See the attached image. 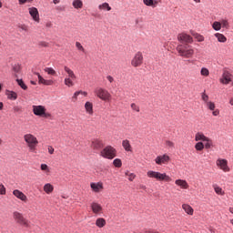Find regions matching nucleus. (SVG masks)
Returning a JSON list of instances; mask_svg holds the SVG:
<instances>
[{
	"mask_svg": "<svg viewBox=\"0 0 233 233\" xmlns=\"http://www.w3.org/2000/svg\"><path fill=\"white\" fill-rule=\"evenodd\" d=\"M176 50L179 57H183V59H192L194 57V48L188 44H178Z\"/></svg>",
	"mask_w": 233,
	"mask_h": 233,
	"instance_id": "f257e3e1",
	"label": "nucleus"
},
{
	"mask_svg": "<svg viewBox=\"0 0 233 233\" xmlns=\"http://www.w3.org/2000/svg\"><path fill=\"white\" fill-rule=\"evenodd\" d=\"M147 177L149 179H156V181H164L165 183H172V177L167 173H161L159 171L148 170L147 172Z\"/></svg>",
	"mask_w": 233,
	"mask_h": 233,
	"instance_id": "f03ea898",
	"label": "nucleus"
},
{
	"mask_svg": "<svg viewBox=\"0 0 233 233\" xmlns=\"http://www.w3.org/2000/svg\"><path fill=\"white\" fill-rule=\"evenodd\" d=\"M24 141L26 143L30 152H35L37 146L39 145V140L33 134L27 133L24 135Z\"/></svg>",
	"mask_w": 233,
	"mask_h": 233,
	"instance_id": "7ed1b4c3",
	"label": "nucleus"
},
{
	"mask_svg": "<svg viewBox=\"0 0 233 233\" xmlns=\"http://www.w3.org/2000/svg\"><path fill=\"white\" fill-rule=\"evenodd\" d=\"M33 114L39 117H46V119L52 117V114L46 112L45 106H33Z\"/></svg>",
	"mask_w": 233,
	"mask_h": 233,
	"instance_id": "20e7f679",
	"label": "nucleus"
},
{
	"mask_svg": "<svg viewBox=\"0 0 233 233\" xmlns=\"http://www.w3.org/2000/svg\"><path fill=\"white\" fill-rule=\"evenodd\" d=\"M116 148L112 146H106L101 152L100 156L105 157V159H114L116 156Z\"/></svg>",
	"mask_w": 233,
	"mask_h": 233,
	"instance_id": "39448f33",
	"label": "nucleus"
},
{
	"mask_svg": "<svg viewBox=\"0 0 233 233\" xmlns=\"http://www.w3.org/2000/svg\"><path fill=\"white\" fill-rule=\"evenodd\" d=\"M95 94L96 97H98L102 101H110L112 99V95H110V92L103 87L96 88L95 90Z\"/></svg>",
	"mask_w": 233,
	"mask_h": 233,
	"instance_id": "423d86ee",
	"label": "nucleus"
},
{
	"mask_svg": "<svg viewBox=\"0 0 233 233\" xmlns=\"http://www.w3.org/2000/svg\"><path fill=\"white\" fill-rule=\"evenodd\" d=\"M13 218H14L15 221H16V223H18V225H22V227H25L26 228H28V227H30V222L28 221V219H26L25 218V216H23V213L15 211L13 213Z\"/></svg>",
	"mask_w": 233,
	"mask_h": 233,
	"instance_id": "0eeeda50",
	"label": "nucleus"
},
{
	"mask_svg": "<svg viewBox=\"0 0 233 233\" xmlns=\"http://www.w3.org/2000/svg\"><path fill=\"white\" fill-rule=\"evenodd\" d=\"M216 165L219 170H222V172H230V167H228V160L225 158H218L216 160Z\"/></svg>",
	"mask_w": 233,
	"mask_h": 233,
	"instance_id": "6e6552de",
	"label": "nucleus"
},
{
	"mask_svg": "<svg viewBox=\"0 0 233 233\" xmlns=\"http://www.w3.org/2000/svg\"><path fill=\"white\" fill-rule=\"evenodd\" d=\"M177 41H179L181 45H192V43H194V38L187 33H181L177 35Z\"/></svg>",
	"mask_w": 233,
	"mask_h": 233,
	"instance_id": "1a4fd4ad",
	"label": "nucleus"
},
{
	"mask_svg": "<svg viewBox=\"0 0 233 233\" xmlns=\"http://www.w3.org/2000/svg\"><path fill=\"white\" fill-rule=\"evenodd\" d=\"M132 66L137 67L143 65V53L137 52L131 61Z\"/></svg>",
	"mask_w": 233,
	"mask_h": 233,
	"instance_id": "9d476101",
	"label": "nucleus"
},
{
	"mask_svg": "<svg viewBox=\"0 0 233 233\" xmlns=\"http://www.w3.org/2000/svg\"><path fill=\"white\" fill-rule=\"evenodd\" d=\"M169 161H170V157L167 154H164L162 156H157L155 158V163L157 165H168Z\"/></svg>",
	"mask_w": 233,
	"mask_h": 233,
	"instance_id": "9b49d317",
	"label": "nucleus"
},
{
	"mask_svg": "<svg viewBox=\"0 0 233 233\" xmlns=\"http://www.w3.org/2000/svg\"><path fill=\"white\" fill-rule=\"evenodd\" d=\"M90 208L93 214H96V216H101V214H103V207L101 204L97 202H92Z\"/></svg>",
	"mask_w": 233,
	"mask_h": 233,
	"instance_id": "f8f14e48",
	"label": "nucleus"
},
{
	"mask_svg": "<svg viewBox=\"0 0 233 233\" xmlns=\"http://www.w3.org/2000/svg\"><path fill=\"white\" fill-rule=\"evenodd\" d=\"M29 11V15H31L33 21H35V23H39L40 18H39V11L37 10L36 7H30L28 9Z\"/></svg>",
	"mask_w": 233,
	"mask_h": 233,
	"instance_id": "ddd939ff",
	"label": "nucleus"
},
{
	"mask_svg": "<svg viewBox=\"0 0 233 233\" xmlns=\"http://www.w3.org/2000/svg\"><path fill=\"white\" fill-rule=\"evenodd\" d=\"M13 195L15 196V198H17V199H20V201H24V203H26V201H28V198L26 197V195H25V193H23V191L19 189H15L13 191Z\"/></svg>",
	"mask_w": 233,
	"mask_h": 233,
	"instance_id": "4468645a",
	"label": "nucleus"
},
{
	"mask_svg": "<svg viewBox=\"0 0 233 233\" xmlns=\"http://www.w3.org/2000/svg\"><path fill=\"white\" fill-rule=\"evenodd\" d=\"M35 76H37L38 83L40 85H46V86H51V85H54L53 80H46V79L43 78L39 73H35Z\"/></svg>",
	"mask_w": 233,
	"mask_h": 233,
	"instance_id": "2eb2a0df",
	"label": "nucleus"
},
{
	"mask_svg": "<svg viewBox=\"0 0 233 233\" xmlns=\"http://www.w3.org/2000/svg\"><path fill=\"white\" fill-rule=\"evenodd\" d=\"M90 187H91L93 192H96V193L101 192L104 188L103 182H97V183L92 182L90 184Z\"/></svg>",
	"mask_w": 233,
	"mask_h": 233,
	"instance_id": "dca6fc26",
	"label": "nucleus"
},
{
	"mask_svg": "<svg viewBox=\"0 0 233 233\" xmlns=\"http://www.w3.org/2000/svg\"><path fill=\"white\" fill-rule=\"evenodd\" d=\"M232 81V75L228 72H224L222 75V78L220 79V82L223 83V85H228Z\"/></svg>",
	"mask_w": 233,
	"mask_h": 233,
	"instance_id": "f3484780",
	"label": "nucleus"
},
{
	"mask_svg": "<svg viewBox=\"0 0 233 233\" xmlns=\"http://www.w3.org/2000/svg\"><path fill=\"white\" fill-rule=\"evenodd\" d=\"M91 148L93 150H101L103 148V141L95 139L91 142Z\"/></svg>",
	"mask_w": 233,
	"mask_h": 233,
	"instance_id": "a211bd4d",
	"label": "nucleus"
},
{
	"mask_svg": "<svg viewBox=\"0 0 233 233\" xmlns=\"http://www.w3.org/2000/svg\"><path fill=\"white\" fill-rule=\"evenodd\" d=\"M175 184L177 185V187H179L183 190H187V188L189 187L188 182H187V180H183V179H177L175 181Z\"/></svg>",
	"mask_w": 233,
	"mask_h": 233,
	"instance_id": "6ab92c4d",
	"label": "nucleus"
},
{
	"mask_svg": "<svg viewBox=\"0 0 233 233\" xmlns=\"http://www.w3.org/2000/svg\"><path fill=\"white\" fill-rule=\"evenodd\" d=\"M182 208L188 216H194V208L190 205L183 204Z\"/></svg>",
	"mask_w": 233,
	"mask_h": 233,
	"instance_id": "aec40b11",
	"label": "nucleus"
},
{
	"mask_svg": "<svg viewBox=\"0 0 233 233\" xmlns=\"http://www.w3.org/2000/svg\"><path fill=\"white\" fill-rule=\"evenodd\" d=\"M95 225L98 228H103L104 227H106V219H105L103 218H96Z\"/></svg>",
	"mask_w": 233,
	"mask_h": 233,
	"instance_id": "412c9836",
	"label": "nucleus"
},
{
	"mask_svg": "<svg viewBox=\"0 0 233 233\" xmlns=\"http://www.w3.org/2000/svg\"><path fill=\"white\" fill-rule=\"evenodd\" d=\"M85 108L86 114H89V116L94 115V105L91 102H86Z\"/></svg>",
	"mask_w": 233,
	"mask_h": 233,
	"instance_id": "4be33fe9",
	"label": "nucleus"
},
{
	"mask_svg": "<svg viewBox=\"0 0 233 233\" xmlns=\"http://www.w3.org/2000/svg\"><path fill=\"white\" fill-rule=\"evenodd\" d=\"M122 147L126 152H132V146L130 145V141L128 139L122 141Z\"/></svg>",
	"mask_w": 233,
	"mask_h": 233,
	"instance_id": "5701e85b",
	"label": "nucleus"
},
{
	"mask_svg": "<svg viewBox=\"0 0 233 233\" xmlns=\"http://www.w3.org/2000/svg\"><path fill=\"white\" fill-rule=\"evenodd\" d=\"M143 3L144 5H146V6H151L152 8H156L159 2H157V0H143Z\"/></svg>",
	"mask_w": 233,
	"mask_h": 233,
	"instance_id": "b1692460",
	"label": "nucleus"
},
{
	"mask_svg": "<svg viewBox=\"0 0 233 233\" xmlns=\"http://www.w3.org/2000/svg\"><path fill=\"white\" fill-rule=\"evenodd\" d=\"M64 70L66 73H67V76H68L67 78L76 79V74H74V71L70 69V67L65 66Z\"/></svg>",
	"mask_w": 233,
	"mask_h": 233,
	"instance_id": "393cba45",
	"label": "nucleus"
},
{
	"mask_svg": "<svg viewBox=\"0 0 233 233\" xmlns=\"http://www.w3.org/2000/svg\"><path fill=\"white\" fill-rule=\"evenodd\" d=\"M72 5L76 10H81V8H83V1L82 0H73Z\"/></svg>",
	"mask_w": 233,
	"mask_h": 233,
	"instance_id": "a878e982",
	"label": "nucleus"
},
{
	"mask_svg": "<svg viewBox=\"0 0 233 233\" xmlns=\"http://www.w3.org/2000/svg\"><path fill=\"white\" fill-rule=\"evenodd\" d=\"M44 192H46V194H52V192H54V186L50 183H46L44 186Z\"/></svg>",
	"mask_w": 233,
	"mask_h": 233,
	"instance_id": "bb28decb",
	"label": "nucleus"
},
{
	"mask_svg": "<svg viewBox=\"0 0 233 233\" xmlns=\"http://www.w3.org/2000/svg\"><path fill=\"white\" fill-rule=\"evenodd\" d=\"M208 138V137H206L203 133H197L195 135V141H206Z\"/></svg>",
	"mask_w": 233,
	"mask_h": 233,
	"instance_id": "cd10ccee",
	"label": "nucleus"
},
{
	"mask_svg": "<svg viewBox=\"0 0 233 233\" xmlns=\"http://www.w3.org/2000/svg\"><path fill=\"white\" fill-rule=\"evenodd\" d=\"M215 37L218 39V43H227V36L221 33H216Z\"/></svg>",
	"mask_w": 233,
	"mask_h": 233,
	"instance_id": "c85d7f7f",
	"label": "nucleus"
},
{
	"mask_svg": "<svg viewBox=\"0 0 233 233\" xmlns=\"http://www.w3.org/2000/svg\"><path fill=\"white\" fill-rule=\"evenodd\" d=\"M84 96L85 97H86V96H88V93L81 90L75 92V94L73 95V99H75L74 101H77V96Z\"/></svg>",
	"mask_w": 233,
	"mask_h": 233,
	"instance_id": "c756f323",
	"label": "nucleus"
},
{
	"mask_svg": "<svg viewBox=\"0 0 233 233\" xmlns=\"http://www.w3.org/2000/svg\"><path fill=\"white\" fill-rule=\"evenodd\" d=\"M213 188L216 194H218V196H225V191L223 190V188H221V187L218 185H213Z\"/></svg>",
	"mask_w": 233,
	"mask_h": 233,
	"instance_id": "7c9ffc66",
	"label": "nucleus"
},
{
	"mask_svg": "<svg viewBox=\"0 0 233 233\" xmlns=\"http://www.w3.org/2000/svg\"><path fill=\"white\" fill-rule=\"evenodd\" d=\"M98 8L99 10H106V12H110V10H112V7L110 6V5H108V3H103L99 5Z\"/></svg>",
	"mask_w": 233,
	"mask_h": 233,
	"instance_id": "2f4dec72",
	"label": "nucleus"
},
{
	"mask_svg": "<svg viewBox=\"0 0 233 233\" xmlns=\"http://www.w3.org/2000/svg\"><path fill=\"white\" fill-rule=\"evenodd\" d=\"M6 96L8 99H12L13 101H15V99H17V93L14 91H6Z\"/></svg>",
	"mask_w": 233,
	"mask_h": 233,
	"instance_id": "473e14b6",
	"label": "nucleus"
},
{
	"mask_svg": "<svg viewBox=\"0 0 233 233\" xmlns=\"http://www.w3.org/2000/svg\"><path fill=\"white\" fill-rule=\"evenodd\" d=\"M220 26L221 28H226V30H228L230 28V24L228 23V19H222L220 20Z\"/></svg>",
	"mask_w": 233,
	"mask_h": 233,
	"instance_id": "72a5a7b5",
	"label": "nucleus"
},
{
	"mask_svg": "<svg viewBox=\"0 0 233 233\" xmlns=\"http://www.w3.org/2000/svg\"><path fill=\"white\" fill-rule=\"evenodd\" d=\"M205 143L206 144H205L204 147L207 148L208 150L212 148V147H214V142L212 141V139H210L208 137L206 138Z\"/></svg>",
	"mask_w": 233,
	"mask_h": 233,
	"instance_id": "f704fd0d",
	"label": "nucleus"
},
{
	"mask_svg": "<svg viewBox=\"0 0 233 233\" xmlns=\"http://www.w3.org/2000/svg\"><path fill=\"white\" fill-rule=\"evenodd\" d=\"M192 35L195 37V39H197L198 43H203V41H205V36H203V35L194 33Z\"/></svg>",
	"mask_w": 233,
	"mask_h": 233,
	"instance_id": "c9c22d12",
	"label": "nucleus"
},
{
	"mask_svg": "<svg viewBox=\"0 0 233 233\" xmlns=\"http://www.w3.org/2000/svg\"><path fill=\"white\" fill-rule=\"evenodd\" d=\"M200 76H203V77H208L210 76V71L207 67H202L200 70Z\"/></svg>",
	"mask_w": 233,
	"mask_h": 233,
	"instance_id": "e433bc0d",
	"label": "nucleus"
},
{
	"mask_svg": "<svg viewBox=\"0 0 233 233\" xmlns=\"http://www.w3.org/2000/svg\"><path fill=\"white\" fill-rule=\"evenodd\" d=\"M64 83L66 85V86H74V78H68V77H66L64 79Z\"/></svg>",
	"mask_w": 233,
	"mask_h": 233,
	"instance_id": "4c0bfd02",
	"label": "nucleus"
},
{
	"mask_svg": "<svg viewBox=\"0 0 233 233\" xmlns=\"http://www.w3.org/2000/svg\"><path fill=\"white\" fill-rule=\"evenodd\" d=\"M212 28H213V30H216V32H219V30H221V23L218 22V21H215L212 24Z\"/></svg>",
	"mask_w": 233,
	"mask_h": 233,
	"instance_id": "58836bf2",
	"label": "nucleus"
},
{
	"mask_svg": "<svg viewBox=\"0 0 233 233\" xmlns=\"http://www.w3.org/2000/svg\"><path fill=\"white\" fill-rule=\"evenodd\" d=\"M45 72H46V74H48V76H56L57 72L55 71L54 68L52 67H46L44 69Z\"/></svg>",
	"mask_w": 233,
	"mask_h": 233,
	"instance_id": "ea45409f",
	"label": "nucleus"
},
{
	"mask_svg": "<svg viewBox=\"0 0 233 233\" xmlns=\"http://www.w3.org/2000/svg\"><path fill=\"white\" fill-rule=\"evenodd\" d=\"M113 165H114V167H116V168H121V167H123V162L121 161V159L116 158V159L113 161Z\"/></svg>",
	"mask_w": 233,
	"mask_h": 233,
	"instance_id": "a19ab883",
	"label": "nucleus"
},
{
	"mask_svg": "<svg viewBox=\"0 0 233 233\" xmlns=\"http://www.w3.org/2000/svg\"><path fill=\"white\" fill-rule=\"evenodd\" d=\"M195 148L196 150H198V152H201V150H203V148H205V144H203V142H198L195 145Z\"/></svg>",
	"mask_w": 233,
	"mask_h": 233,
	"instance_id": "79ce46f5",
	"label": "nucleus"
},
{
	"mask_svg": "<svg viewBox=\"0 0 233 233\" xmlns=\"http://www.w3.org/2000/svg\"><path fill=\"white\" fill-rule=\"evenodd\" d=\"M206 106L208 108V110H211V111L216 110V104H214V102L212 101L208 102Z\"/></svg>",
	"mask_w": 233,
	"mask_h": 233,
	"instance_id": "37998d69",
	"label": "nucleus"
},
{
	"mask_svg": "<svg viewBox=\"0 0 233 233\" xmlns=\"http://www.w3.org/2000/svg\"><path fill=\"white\" fill-rule=\"evenodd\" d=\"M17 84L19 85V86H21V88L23 90H27L28 86H25V82L23 81V79H16Z\"/></svg>",
	"mask_w": 233,
	"mask_h": 233,
	"instance_id": "c03bdc74",
	"label": "nucleus"
},
{
	"mask_svg": "<svg viewBox=\"0 0 233 233\" xmlns=\"http://www.w3.org/2000/svg\"><path fill=\"white\" fill-rule=\"evenodd\" d=\"M40 168L43 172H46V174H48V172H50V167H48V165L46 164H41Z\"/></svg>",
	"mask_w": 233,
	"mask_h": 233,
	"instance_id": "a18cd8bd",
	"label": "nucleus"
},
{
	"mask_svg": "<svg viewBox=\"0 0 233 233\" xmlns=\"http://www.w3.org/2000/svg\"><path fill=\"white\" fill-rule=\"evenodd\" d=\"M13 72L15 74H19V72H21V66H19V64H15L14 66H13Z\"/></svg>",
	"mask_w": 233,
	"mask_h": 233,
	"instance_id": "49530a36",
	"label": "nucleus"
},
{
	"mask_svg": "<svg viewBox=\"0 0 233 233\" xmlns=\"http://www.w3.org/2000/svg\"><path fill=\"white\" fill-rule=\"evenodd\" d=\"M201 97H202V101H204V103L206 105H207V103L210 102V101H208V99H209L208 95H206L205 93H202Z\"/></svg>",
	"mask_w": 233,
	"mask_h": 233,
	"instance_id": "de8ad7c7",
	"label": "nucleus"
},
{
	"mask_svg": "<svg viewBox=\"0 0 233 233\" xmlns=\"http://www.w3.org/2000/svg\"><path fill=\"white\" fill-rule=\"evenodd\" d=\"M131 108L134 110V112H140L139 106H137L136 103L131 104Z\"/></svg>",
	"mask_w": 233,
	"mask_h": 233,
	"instance_id": "09e8293b",
	"label": "nucleus"
},
{
	"mask_svg": "<svg viewBox=\"0 0 233 233\" xmlns=\"http://www.w3.org/2000/svg\"><path fill=\"white\" fill-rule=\"evenodd\" d=\"M166 147H167V148H174L175 144H174V142H172V141H170V140H166Z\"/></svg>",
	"mask_w": 233,
	"mask_h": 233,
	"instance_id": "8fccbe9b",
	"label": "nucleus"
},
{
	"mask_svg": "<svg viewBox=\"0 0 233 233\" xmlns=\"http://www.w3.org/2000/svg\"><path fill=\"white\" fill-rule=\"evenodd\" d=\"M0 194L1 196H5V194H6V188L5 186H3V184H0Z\"/></svg>",
	"mask_w": 233,
	"mask_h": 233,
	"instance_id": "3c124183",
	"label": "nucleus"
},
{
	"mask_svg": "<svg viewBox=\"0 0 233 233\" xmlns=\"http://www.w3.org/2000/svg\"><path fill=\"white\" fill-rule=\"evenodd\" d=\"M76 46L78 50H80L81 52H85V47H83V46L81 45V43L76 42Z\"/></svg>",
	"mask_w": 233,
	"mask_h": 233,
	"instance_id": "603ef678",
	"label": "nucleus"
},
{
	"mask_svg": "<svg viewBox=\"0 0 233 233\" xmlns=\"http://www.w3.org/2000/svg\"><path fill=\"white\" fill-rule=\"evenodd\" d=\"M39 46H43L44 48H46V47H48V43L45 42V41L40 42Z\"/></svg>",
	"mask_w": 233,
	"mask_h": 233,
	"instance_id": "864d4df0",
	"label": "nucleus"
},
{
	"mask_svg": "<svg viewBox=\"0 0 233 233\" xmlns=\"http://www.w3.org/2000/svg\"><path fill=\"white\" fill-rule=\"evenodd\" d=\"M128 179L130 181H134L136 179V174L134 173H131L129 176H128Z\"/></svg>",
	"mask_w": 233,
	"mask_h": 233,
	"instance_id": "5fc2aeb1",
	"label": "nucleus"
},
{
	"mask_svg": "<svg viewBox=\"0 0 233 233\" xmlns=\"http://www.w3.org/2000/svg\"><path fill=\"white\" fill-rule=\"evenodd\" d=\"M47 150H48V153L51 154V155L54 154V152H55V149H54V147L52 146H49L47 147Z\"/></svg>",
	"mask_w": 233,
	"mask_h": 233,
	"instance_id": "6e6d98bb",
	"label": "nucleus"
},
{
	"mask_svg": "<svg viewBox=\"0 0 233 233\" xmlns=\"http://www.w3.org/2000/svg\"><path fill=\"white\" fill-rule=\"evenodd\" d=\"M14 112H23V109L19 106H15L14 107Z\"/></svg>",
	"mask_w": 233,
	"mask_h": 233,
	"instance_id": "4d7b16f0",
	"label": "nucleus"
},
{
	"mask_svg": "<svg viewBox=\"0 0 233 233\" xmlns=\"http://www.w3.org/2000/svg\"><path fill=\"white\" fill-rule=\"evenodd\" d=\"M212 114H213V116H219V109H214L213 110V112H212Z\"/></svg>",
	"mask_w": 233,
	"mask_h": 233,
	"instance_id": "13d9d810",
	"label": "nucleus"
},
{
	"mask_svg": "<svg viewBox=\"0 0 233 233\" xmlns=\"http://www.w3.org/2000/svg\"><path fill=\"white\" fill-rule=\"evenodd\" d=\"M106 79L109 81V83H114V77L112 76H107Z\"/></svg>",
	"mask_w": 233,
	"mask_h": 233,
	"instance_id": "bf43d9fd",
	"label": "nucleus"
},
{
	"mask_svg": "<svg viewBox=\"0 0 233 233\" xmlns=\"http://www.w3.org/2000/svg\"><path fill=\"white\" fill-rule=\"evenodd\" d=\"M46 26L47 28H52V22H47V23L46 24Z\"/></svg>",
	"mask_w": 233,
	"mask_h": 233,
	"instance_id": "052dcab7",
	"label": "nucleus"
},
{
	"mask_svg": "<svg viewBox=\"0 0 233 233\" xmlns=\"http://www.w3.org/2000/svg\"><path fill=\"white\" fill-rule=\"evenodd\" d=\"M20 5H25V3H27L28 0H18Z\"/></svg>",
	"mask_w": 233,
	"mask_h": 233,
	"instance_id": "680f3d73",
	"label": "nucleus"
},
{
	"mask_svg": "<svg viewBox=\"0 0 233 233\" xmlns=\"http://www.w3.org/2000/svg\"><path fill=\"white\" fill-rule=\"evenodd\" d=\"M54 5H59L60 0H53Z\"/></svg>",
	"mask_w": 233,
	"mask_h": 233,
	"instance_id": "e2e57ef3",
	"label": "nucleus"
},
{
	"mask_svg": "<svg viewBox=\"0 0 233 233\" xmlns=\"http://www.w3.org/2000/svg\"><path fill=\"white\" fill-rule=\"evenodd\" d=\"M229 105H231V106H233V97H231V98L229 99Z\"/></svg>",
	"mask_w": 233,
	"mask_h": 233,
	"instance_id": "0e129e2a",
	"label": "nucleus"
},
{
	"mask_svg": "<svg viewBox=\"0 0 233 233\" xmlns=\"http://www.w3.org/2000/svg\"><path fill=\"white\" fill-rule=\"evenodd\" d=\"M228 211L230 212V214H233V208H229Z\"/></svg>",
	"mask_w": 233,
	"mask_h": 233,
	"instance_id": "69168bd1",
	"label": "nucleus"
},
{
	"mask_svg": "<svg viewBox=\"0 0 233 233\" xmlns=\"http://www.w3.org/2000/svg\"><path fill=\"white\" fill-rule=\"evenodd\" d=\"M125 174H126V176L129 177L132 173H130L129 171H127Z\"/></svg>",
	"mask_w": 233,
	"mask_h": 233,
	"instance_id": "338daca9",
	"label": "nucleus"
},
{
	"mask_svg": "<svg viewBox=\"0 0 233 233\" xmlns=\"http://www.w3.org/2000/svg\"><path fill=\"white\" fill-rule=\"evenodd\" d=\"M0 110H3V102H0Z\"/></svg>",
	"mask_w": 233,
	"mask_h": 233,
	"instance_id": "774afa93",
	"label": "nucleus"
}]
</instances>
